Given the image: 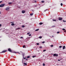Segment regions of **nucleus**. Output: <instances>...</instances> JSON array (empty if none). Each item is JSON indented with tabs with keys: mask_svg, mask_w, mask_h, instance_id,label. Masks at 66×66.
<instances>
[{
	"mask_svg": "<svg viewBox=\"0 0 66 66\" xmlns=\"http://www.w3.org/2000/svg\"><path fill=\"white\" fill-rule=\"evenodd\" d=\"M5 5V4H2L1 5H0V7H3Z\"/></svg>",
	"mask_w": 66,
	"mask_h": 66,
	"instance_id": "1",
	"label": "nucleus"
},
{
	"mask_svg": "<svg viewBox=\"0 0 66 66\" xmlns=\"http://www.w3.org/2000/svg\"><path fill=\"white\" fill-rule=\"evenodd\" d=\"M58 54H53L54 56H56V57H57V56H58Z\"/></svg>",
	"mask_w": 66,
	"mask_h": 66,
	"instance_id": "2",
	"label": "nucleus"
},
{
	"mask_svg": "<svg viewBox=\"0 0 66 66\" xmlns=\"http://www.w3.org/2000/svg\"><path fill=\"white\" fill-rule=\"evenodd\" d=\"M10 10V7H7L5 9V10L6 11H9Z\"/></svg>",
	"mask_w": 66,
	"mask_h": 66,
	"instance_id": "3",
	"label": "nucleus"
},
{
	"mask_svg": "<svg viewBox=\"0 0 66 66\" xmlns=\"http://www.w3.org/2000/svg\"><path fill=\"white\" fill-rule=\"evenodd\" d=\"M59 20H62L63 19V18H60V17L59 18Z\"/></svg>",
	"mask_w": 66,
	"mask_h": 66,
	"instance_id": "4",
	"label": "nucleus"
},
{
	"mask_svg": "<svg viewBox=\"0 0 66 66\" xmlns=\"http://www.w3.org/2000/svg\"><path fill=\"white\" fill-rule=\"evenodd\" d=\"M8 51L9 52H12V50L10 49V48H9L8 49Z\"/></svg>",
	"mask_w": 66,
	"mask_h": 66,
	"instance_id": "5",
	"label": "nucleus"
},
{
	"mask_svg": "<svg viewBox=\"0 0 66 66\" xmlns=\"http://www.w3.org/2000/svg\"><path fill=\"white\" fill-rule=\"evenodd\" d=\"M6 52V50H4L2 52L0 53H4V52Z\"/></svg>",
	"mask_w": 66,
	"mask_h": 66,
	"instance_id": "6",
	"label": "nucleus"
},
{
	"mask_svg": "<svg viewBox=\"0 0 66 66\" xmlns=\"http://www.w3.org/2000/svg\"><path fill=\"white\" fill-rule=\"evenodd\" d=\"M22 13H23V14H24L25 13V11L24 10H22Z\"/></svg>",
	"mask_w": 66,
	"mask_h": 66,
	"instance_id": "7",
	"label": "nucleus"
},
{
	"mask_svg": "<svg viewBox=\"0 0 66 66\" xmlns=\"http://www.w3.org/2000/svg\"><path fill=\"white\" fill-rule=\"evenodd\" d=\"M12 53H19V54H21V53H16V52H12Z\"/></svg>",
	"mask_w": 66,
	"mask_h": 66,
	"instance_id": "8",
	"label": "nucleus"
},
{
	"mask_svg": "<svg viewBox=\"0 0 66 66\" xmlns=\"http://www.w3.org/2000/svg\"><path fill=\"white\" fill-rule=\"evenodd\" d=\"M65 46H64L63 47V50L65 49Z\"/></svg>",
	"mask_w": 66,
	"mask_h": 66,
	"instance_id": "9",
	"label": "nucleus"
},
{
	"mask_svg": "<svg viewBox=\"0 0 66 66\" xmlns=\"http://www.w3.org/2000/svg\"><path fill=\"white\" fill-rule=\"evenodd\" d=\"M43 24V23L42 22H40L39 24H40V25H42V24Z\"/></svg>",
	"mask_w": 66,
	"mask_h": 66,
	"instance_id": "10",
	"label": "nucleus"
},
{
	"mask_svg": "<svg viewBox=\"0 0 66 66\" xmlns=\"http://www.w3.org/2000/svg\"><path fill=\"white\" fill-rule=\"evenodd\" d=\"M14 25H15V24L14 23H12L11 24L12 26H14Z\"/></svg>",
	"mask_w": 66,
	"mask_h": 66,
	"instance_id": "11",
	"label": "nucleus"
},
{
	"mask_svg": "<svg viewBox=\"0 0 66 66\" xmlns=\"http://www.w3.org/2000/svg\"><path fill=\"white\" fill-rule=\"evenodd\" d=\"M39 30V29H37L35 30V31H37Z\"/></svg>",
	"mask_w": 66,
	"mask_h": 66,
	"instance_id": "12",
	"label": "nucleus"
},
{
	"mask_svg": "<svg viewBox=\"0 0 66 66\" xmlns=\"http://www.w3.org/2000/svg\"><path fill=\"white\" fill-rule=\"evenodd\" d=\"M24 65H27V64L25 63H24Z\"/></svg>",
	"mask_w": 66,
	"mask_h": 66,
	"instance_id": "13",
	"label": "nucleus"
},
{
	"mask_svg": "<svg viewBox=\"0 0 66 66\" xmlns=\"http://www.w3.org/2000/svg\"><path fill=\"white\" fill-rule=\"evenodd\" d=\"M41 2L42 3H44V2H45L44 1H41Z\"/></svg>",
	"mask_w": 66,
	"mask_h": 66,
	"instance_id": "14",
	"label": "nucleus"
},
{
	"mask_svg": "<svg viewBox=\"0 0 66 66\" xmlns=\"http://www.w3.org/2000/svg\"><path fill=\"white\" fill-rule=\"evenodd\" d=\"M22 28H24L25 26L24 25H22Z\"/></svg>",
	"mask_w": 66,
	"mask_h": 66,
	"instance_id": "15",
	"label": "nucleus"
},
{
	"mask_svg": "<svg viewBox=\"0 0 66 66\" xmlns=\"http://www.w3.org/2000/svg\"><path fill=\"white\" fill-rule=\"evenodd\" d=\"M30 57L29 56H28L27 57V59H29V58H30Z\"/></svg>",
	"mask_w": 66,
	"mask_h": 66,
	"instance_id": "16",
	"label": "nucleus"
},
{
	"mask_svg": "<svg viewBox=\"0 0 66 66\" xmlns=\"http://www.w3.org/2000/svg\"><path fill=\"white\" fill-rule=\"evenodd\" d=\"M8 4H12V3H8Z\"/></svg>",
	"mask_w": 66,
	"mask_h": 66,
	"instance_id": "17",
	"label": "nucleus"
},
{
	"mask_svg": "<svg viewBox=\"0 0 66 66\" xmlns=\"http://www.w3.org/2000/svg\"><path fill=\"white\" fill-rule=\"evenodd\" d=\"M39 38H42V37L40 36L39 37Z\"/></svg>",
	"mask_w": 66,
	"mask_h": 66,
	"instance_id": "18",
	"label": "nucleus"
},
{
	"mask_svg": "<svg viewBox=\"0 0 66 66\" xmlns=\"http://www.w3.org/2000/svg\"><path fill=\"white\" fill-rule=\"evenodd\" d=\"M61 6H62V5H63V4L62 3H61Z\"/></svg>",
	"mask_w": 66,
	"mask_h": 66,
	"instance_id": "19",
	"label": "nucleus"
},
{
	"mask_svg": "<svg viewBox=\"0 0 66 66\" xmlns=\"http://www.w3.org/2000/svg\"><path fill=\"white\" fill-rule=\"evenodd\" d=\"M33 15V13H31L30 14V15Z\"/></svg>",
	"mask_w": 66,
	"mask_h": 66,
	"instance_id": "20",
	"label": "nucleus"
},
{
	"mask_svg": "<svg viewBox=\"0 0 66 66\" xmlns=\"http://www.w3.org/2000/svg\"><path fill=\"white\" fill-rule=\"evenodd\" d=\"M55 27V26H52V28H53V27Z\"/></svg>",
	"mask_w": 66,
	"mask_h": 66,
	"instance_id": "21",
	"label": "nucleus"
},
{
	"mask_svg": "<svg viewBox=\"0 0 66 66\" xmlns=\"http://www.w3.org/2000/svg\"><path fill=\"white\" fill-rule=\"evenodd\" d=\"M20 28H17V30H19V29H20Z\"/></svg>",
	"mask_w": 66,
	"mask_h": 66,
	"instance_id": "22",
	"label": "nucleus"
},
{
	"mask_svg": "<svg viewBox=\"0 0 66 66\" xmlns=\"http://www.w3.org/2000/svg\"><path fill=\"white\" fill-rule=\"evenodd\" d=\"M62 30H64V31H65V29H64V28H63L62 29Z\"/></svg>",
	"mask_w": 66,
	"mask_h": 66,
	"instance_id": "23",
	"label": "nucleus"
},
{
	"mask_svg": "<svg viewBox=\"0 0 66 66\" xmlns=\"http://www.w3.org/2000/svg\"><path fill=\"white\" fill-rule=\"evenodd\" d=\"M30 32H28L27 33V35H29V34H30Z\"/></svg>",
	"mask_w": 66,
	"mask_h": 66,
	"instance_id": "24",
	"label": "nucleus"
},
{
	"mask_svg": "<svg viewBox=\"0 0 66 66\" xmlns=\"http://www.w3.org/2000/svg\"><path fill=\"white\" fill-rule=\"evenodd\" d=\"M43 66H45V63H43Z\"/></svg>",
	"mask_w": 66,
	"mask_h": 66,
	"instance_id": "25",
	"label": "nucleus"
},
{
	"mask_svg": "<svg viewBox=\"0 0 66 66\" xmlns=\"http://www.w3.org/2000/svg\"><path fill=\"white\" fill-rule=\"evenodd\" d=\"M53 45H51V47H53Z\"/></svg>",
	"mask_w": 66,
	"mask_h": 66,
	"instance_id": "26",
	"label": "nucleus"
},
{
	"mask_svg": "<svg viewBox=\"0 0 66 66\" xmlns=\"http://www.w3.org/2000/svg\"><path fill=\"white\" fill-rule=\"evenodd\" d=\"M46 51V50H45L43 51V52H45V51Z\"/></svg>",
	"mask_w": 66,
	"mask_h": 66,
	"instance_id": "27",
	"label": "nucleus"
},
{
	"mask_svg": "<svg viewBox=\"0 0 66 66\" xmlns=\"http://www.w3.org/2000/svg\"><path fill=\"white\" fill-rule=\"evenodd\" d=\"M53 20V21H56V20Z\"/></svg>",
	"mask_w": 66,
	"mask_h": 66,
	"instance_id": "28",
	"label": "nucleus"
},
{
	"mask_svg": "<svg viewBox=\"0 0 66 66\" xmlns=\"http://www.w3.org/2000/svg\"><path fill=\"white\" fill-rule=\"evenodd\" d=\"M59 48H62V46H59Z\"/></svg>",
	"mask_w": 66,
	"mask_h": 66,
	"instance_id": "29",
	"label": "nucleus"
},
{
	"mask_svg": "<svg viewBox=\"0 0 66 66\" xmlns=\"http://www.w3.org/2000/svg\"><path fill=\"white\" fill-rule=\"evenodd\" d=\"M60 33V32H57V34H59V33Z\"/></svg>",
	"mask_w": 66,
	"mask_h": 66,
	"instance_id": "30",
	"label": "nucleus"
},
{
	"mask_svg": "<svg viewBox=\"0 0 66 66\" xmlns=\"http://www.w3.org/2000/svg\"><path fill=\"white\" fill-rule=\"evenodd\" d=\"M31 36V34H30V35H29V36Z\"/></svg>",
	"mask_w": 66,
	"mask_h": 66,
	"instance_id": "31",
	"label": "nucleus"
},
{
	"mask_svg": "<svg viewBox=\"0 0 66 66\" xmlns=\"http://www.w3.org/2000/svg\"><path fill=\"white\" fill-rule=\"evenodd\" d=\"M25 45H24L23 47V48H24V47H25Z\"/></svg>",
	"mask_w": 66,
	"mask_h": 66,
	"instance_id": "32",
	"label": "nucleus"
},
{
	"mask_svg": "<svg viewBox=\"0 0 66 66\" xmlns=\"http://www.w3.org/2000/svg\"><path fill=\"white\" fill-rule=\"evenodd\" d=\"M36 45H39V43H37Z\"/></svg>",
	"mask_w": 66,
	"mask_h": 66,
	"instance_id": "33",
	"label": "nucleus"
},
{
	"mask_svg": "<svg viewBox=\"0 0 66 66\" xmlns=\"http://www.w3.org/2000/svg\"><path fill=\"white\" fill-rule=\"evenodd\" d=\"M39 48H42V46H40L39 47Z\"/></svg>",
	"mask_w": 66,
	"mask_h": 66,
	"instance_id": "34",
	"label": "nucleus"
},
{
	"mask_svg": "<svg viewBox=\"0 0 66 66\" xmlns=\"http://www.w3.org/2000/svg\"><path fill=\"white\" fill-rule=\"evenodd\" d=\"M35 57V56H32V57L33 58H34V57Z\"/></svg>",
	"mask_w": 66,
	"mask_h": 66,
	"instance_id": "35",
	"label": "nucleus"
},
{
	"mask_svg": "<svg viewBox=\"0 0 66 66\" xmlns=\"http://www.w3.org/2000/svg\"><path fill=\"white\" fill-rule=\"evenodd\" d=\"M37 7V5H35V6L34 7Z\"/></svg>",
	"mask_w": 66,
	"mask_h": 66,
	"instance_id": "36",
	"label": "nucleus"
},
{
	"mask_svg": "<svg viewBox=\"0 0 66 66\" xmlns=\"http://www.w3.org/2000/svg\"><path fill=\"white\" fill-rule=\"evenodd\" d=\"M42 43H43V44L44 43H45V42H42Z\"/></svg>",
	"mask_w": 66,
	"mask_h": 66,
	"instance_id": "37",
	"label": "nucleus"
},
{
	"mask_svg": "<svg viewBox=\"0 0 66 66\" xmlns=\"http://www.w3.org/2000/svg\"><path fill=\"white\" fill-rule=\"evenodd\" d=\"M2 1H0V3H2Z\"/></svg>",
	"mask_w": 66,
	"mask_h": 66,
	"instance_id": "38",
	"label": "nucleus"
},
{
	"mask_svg": "<svg viewBox=\"0 0 66 66\" xmlns=\"http://www.w3.org/2000/svg\"><path fill=\"white\" fill-rule=\"evenodd\" d=\"M2 26V25H1V24H0V27H1Z\"/></svg>",
	"mask_w": 66,
	"mask_h": 66,
	"instance_id": "39",
	"label": "nucleus"
},
{
	"mask_svg": "<svg viewBox=\"0 0 66 66\" xmlns=\"http://www.w3.org/2000/svg\"><path fill=\"white\" fill-rule=\"evenodd\" d=\"M64 32H66V30H65V31H64Z\"/></svg>",
	"mask_w": 66,
	"mask_h": 66,
	"instance_id": "40",
	"label": "nucleus"
},
{
	"mask_svg": "<svg viewBox=\"0 0 66 66\" xmlns=\"http://www.w3.org/2000/svg\"><path fill=\"white\" fill-rule=\"evenodd\" d=\"M63 21L64 22H66V21L64 20H63Z\"/></svg>",
	"mask_w": 66,
	"mask_h": 66,
	"instance_id": "41",
	"label": "nucleus"
},
{
	"mask_svg": "<svg viewBox=\"0 0 66 66\" xmlns=\"http://www.w3.org/2000/svg\"><path fill=\"white\" fill-rule=\"evenodd\" d=\"M23 38V37H21L20 38Z\"/></svg>",
	"mask_w": 66,
	"mask_h": 66,
	"instance_id": "42",
	"label": "nucleus"
},
{
	"mask_svg": "<svg viewBox=\"0 0 66 66\" xmlns=\"http://www.w3.org/2000/svg\"><path fill=\"white\" fill-rule=\"evenodd\" d=\"M23 58L24 59H26V58H25V57H24Z\"/></svg>",
	"mask_w": 66,
	"mask_h": 66,
	"instance_id": "43",
	"label": "nucleus"
},
{
	"mask_svg": "<svg viewBox=\"0 0 66 66\" xmlns=\"http://www.w3.org/2000/svg\"><path fill=\"white\" fill-rule=\"evenodd\" d=\"M58 61H60V60H58Z\"/></svg>",
	"mask_w": 66,
	"mask_h": 66,
	"instance_id": "44",
	"label": "nucleus"
},
{
	"mask_svg": "<svg viewBox=\"0 0 66 66\" xmlns=\"http://www.w3.org/2000/svg\"><path fill=\"white\" fill-rule=\"evenodd\" d=\"M21 53H22V52H21V51H20V52Z\"/></svg>",
	"mask_w": 66,
	"mask_h": 66,
	"instance_id": "45",
	"label": "nucleus"
},
{
	"mask_svg": "<svg viewBox=\"0 0 66 66\" xmlns=\"http://www.w3.org/2000/svg\"><path fill=\"white\" fill-rule=\"evenodd\" d=\"M26 60H28V59H26Z\"/></svg>",
	"mask_w": 66,
	"mask_h": 66,
	"instance_id": "46",
	"label": "nucleus"
},
{
	"mask_svg": "<svg viewBox=\"0 0 66 66\" xmlns=\"http://www.w3.org/2000/svg\"><path fill=\"white\" fill-rule=\"evenodd\" d=\"M35 3H36V1H35Z\"/></svg>",
	"mask_w": 66,
	"mask_h": 66,
	"instance_id": "47",
	"label": "nucleus"
},
{
	"mask_svg": "<svg viewBox=\"0 0 66 66\" xmlns=\"http://www.w3.org/2000/svg\"><path fill=\"white\" fill-rule=\"evenodd\" d=\"M45 12H46V10H45V11H44Z\"/></svg>",
	"mask_w": 66,
	"mask_h": 66,
	"instance_id": "48",
	"label": "nucleus"
},
{
	"mask_svg": "<svg viewBox=\"0 0 66 66\" xmlns=\"http://www.w3.org/2000/svg\"><path fill=\"white\" fill-rule=\"evenodd\" d=\"M46 11H48V9L46 10Z\"/></svg>",
	"mask_w": 66,
	"mask_h": 66,
	"instance_id": "49",
	"label": "nucleus"
},
{
	"mask_svg": "<svg viewBox=\"0 0 66 66\" xmlns=\"http://www.w3.org/2000/svg\"><path fill=\"white\" fill-rule=\"evenodd\" d=\"M0 14H1V12H0Z\"/></svg>",
	"mask_w": 66,
	"mask_h": 66,
	"instance_id": "50",
	"label": "nucleus"
},
{
	"mask_svg": "<svg viewBox=\"0 0 66 66\" xmlns=\"http://www.w3.org/2000/svg\"><path fill=\"white\" fill-rule=\"evenodd\" d=\"M11 23H12V22H11Z\"/></svg>",
	"mask_w": 66,
	"mask_h": 66,
	"instance_id": "51",
	"label": "nucleus"
},
{
	"mask_svg": "<svg viewBox=\"0 0 66 66\" xmlns=\"http://www.w3.org/2000/svg\"><path fill=\"white\" fill-rule=\"evenodd\" d=\"M52 37H53V36H52Z\"/></svg>",
	"mask_w": 66,
	"mask_h": 66,
	"instance_id": "52",
	"label": "nucleus"
}]
</instances>
